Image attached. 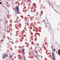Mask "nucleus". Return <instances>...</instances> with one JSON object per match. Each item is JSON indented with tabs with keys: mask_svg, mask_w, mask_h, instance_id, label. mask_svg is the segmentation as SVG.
<instances>
[{
	"mask_svg": "<svg viewBox=\"0 0 60 60\" xmlns=\"http://www.w3.org/2000/svg\"><path fill=\"white\" fill-rule=\"evenodd\" d=\"M15 11L16 12H18L19 11V10L18 6H17L16 8Z\"/></svg>",
	"mask_w": 60,
	"mask_h": 60,
	"instance_id": "nucleus-1",
	"label": "nucleus"
},
{
	"mask_svg": "<svg viewBox=\"0 0 60 60\" xmlns=\"http://www.w3.org/2000/svg\"><path fill=\"white\" fill-rule=\"evenodd\" d=\"M52 56L53 60H55V56H54V53H52Z\"/></svg>",
	"mask_w": 60,
	"mask_h": 60,
	"instance_id": "nucleus-2",
	"label": "nucleus"
},
{
	"mask_svg": "<svg viewBox=\"0 0 60 60\" xmlns=\"http://www.w3.org/2000/svg\"><path fill=\"white\" fill-rule=\"evenodd\" d=\"M58 53L59 54H60V49H59L58 50Z\"/></svg>",
	"mask_w": 60,
	"mask_h": 60,
	"instance_id": "nucleus-3",
	"label": "nucleus"
},
{
	"mask_svg": "<svg viewBox=\"0 0 60 60\" xmlns=\"http://www.w3.org/2000/svg\"><path fill=\"white\" fill-rule=\"evenodd\" d=\"M22 50V53L23 54V51H22V50Z\"/></svg>",
	"mask_w": 60,
	"mask_h": 60,
	"instance_id": "nucleus-4",
	"label": "nucleus"
},
{
	"mask_svg": "<svg viewBox=\"0 0 60 60\" xmlns=\"http://www.w3.org/2000/svg\"><path fill=\"white\" fill-rule=\"evenodd\" d=\"M2 4V2H0V4Z\"/></svg>",
	"mask_w": 60,
	"mask_h": 60,
	"instance_id": "nucleus-5",
	"label": "nucleus"
},
{
	"mask_svg": "<svg viewBox=\"0 0 60 60\" xmlns=\"http://www.w3.org/2000/svg\"><path fill=\"white\" fill-rule=\"evenodd\" d=\"M53 51H55V49H53Z\"/></svg>",
	"mask_w": 60,
	"mask_h": 60,
	"instance_id": "nucleus-6",
	"label": "nucleus"
},
{
	"mask_svg": "<svg viewBox=\"0 0 60 60\" xmlns=\"http://www.w3.org/2000/svg\"><path fill=\"white\" fill-rule=\"evenodd\" d=\"M28 16H30V15H28Z\"/></svg>",
	"mask_w": 60,
	"mask_h": 60,
	"instance_id": "nucleus-7",
	"label": "nucleus"
},
{
	"mask_svg": "<svg viewBox=\"0 0 60 60\" xmlns=\"http://www.w3.org/2000/svg\"><path fill=\"white\" fill-rule=\"evenodd\" d=\"M23 50H24V49H23Z\"/></svg>",
	"mask_w": 60,
	"mask_h": 60,
	"instance_id": "nucleus-8",
	"label": "nucleus"
}]
</instances>
